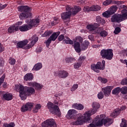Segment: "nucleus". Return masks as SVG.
Masks as SVG:
<instances>
[{
  "mask_svg": "<svg viewBox=\"0 0 127 127\" xmlns=\"http://www.w3.org/2000/svg\"><path fill=\"white\" fill-rule=\"evenodd\" d=\"M121 28L117 27L115 28L114 33H115V34H119V33L121 32Z\"/></svg>",
  "mask_w": 127,
  "mask_h": 127,
  "instance_id": "37998d69",
  "label": "nucleus"
},
{
  "mask_svg": "<svg viewBox=\"0 0 127 127\" xmlns=\"http://www.w3.org/2000/svg\"><path fill=\"white\" fill-rule=\"evenodd\" d=\"M103 30H104V28H103L102 27H100L97 29V30L95 31V32H96V33H97L98 34H100L101 33V32H102L103 31Z\"/></svg>",
  "mask_w": 127,
  "mask_h": 127,
  "instance_id": "de8ad7c7",
  "label": "nucleus"
},
{
  "mask_svg": "<svg viewBox=\"0 0 127 127\" xmlns=\"http://www.w3.org/2000/svg\"><path fill=\"white\" fill-rule=\"evenodd\" d=\"M102 15L104 17H106L107 18L110 17V15H112V14L110 12V11L108 10L107 11H106L104 13H103Z\"/></svg>",
  "mask_w": 127,
  "mask_h": 127,
  "instance_id": "c9c22d12",
  "label": "nucleus"
},
{
  "mask_svg": "<svg viewBox=\"0 0 127 127\" xmlns=\"http://www.w3.org/2000/svg\"><path fill=\"white\" fill-rule=\"evenodd\" d=\"M47 108L49 110V111L54 114V115H56L57 116H61V111L59 109V107L57 105H55L51 102H49L47 104Z\"/></svg>",
  "mask_w": 127,
  "mask_h": 127,
  "instance_id": "0eeeda50",
  "label": "nucleus"
},
{
  "mask_svg": "<svg viewBox=\"0 0 127 127\" xmlns=\"http://www.w3.org/2000/svg\"><path fill=\"white\" fill-rule=\"evenodd\" d=\"M97 97L99 100H102L104 98V94H103V92H100L98 94Z\"/></svg>",
  "mask_w": 127,
  "mask_h": 127,
  "instance_id": "864d4df0",
  "label": "nucleus"
},
{
  "mask_svg": "<svg viewBox=\"0 0 127 127\" xmlns=\"http://www.w3.org/2000/svg\"><path fill=\"white\" fill-rule=\"evenodd\" d=\"M120 109L117 108L115 109V112L111 114V116L112 118H117V117L120 115Z\"/></svg>",
  "mask_w": 127,
  "mask_h": 127,
  "instance_id": "c85d7f7f",
  "label": "nucleus"
},
{
  "mask_svg": "<svg viewBox=\"0 0 127 127\" xmlns=\"http://www.w3.org/2000/svg\"><path fill=\"white\" fill-rule=\"evenodd\" d=\"M77 113V111L74 109H70L67 112V114L65 117L68 120H76V115H75Z\"/></svg>",
  "mask_w": 127,
  "mask_h": 127,
  "instance_id": "f8f14e48",
  "label": "nucleus"
},
{
  "mask_svg": "<svg viewBox=\"0 0 127 127\" xmlns=\"http://www.w3.org/2000/svg\"><path fill=\"white\" fill-rule=\"evenodd\" d=\"M38 112V110L36 109V108L35 107V108L33 109V113H37Z\"/></svg>",
  "mask_w": 127,
  "mask_h": 127,
  "instance_id": "774afa93",
  "label": "nucleus"
},
{
  "mask_svg": "<svg viewBox=\"0 0 127 127\" xmlns=\"http://www.w3.org/2000/svg\"><path fill=\"white\" fill-rule=\"evenodd\" d=\"M96 21L98 23H101V24H105L106 21L105 20L102 19V18L100 16H97L96 17Z\"/></svg>",
  "mask_w": 127,
  "mask_h": 127,
  "instance_id": "473e14b6",
  "label": "nucleus"
},
{
  "mask_svg": "<svg viewBox=\"0 0 127 127\" xmlns=\"http://www.w3.org/2000/svg\"><path fill=\"white\" fill-rule=\"evenodd\" d=\"M121 84L123 86H125V85H127V77L123 79L121 82Z\"/></svg>",
  "mask_w": 127,
  "mask_h": 127,
  "instance_id": "a18cd8bd",
  "label": "nucleus"
},
{
  "mask_svg": "<svg viewBox=\"0 0 127 127\" xmlns=\"http://www.w3.org/2000/svg\"><path fill=\"white\" fill-rule=\"evenodd\" d=\"M36 82H28V86H24L22 84L16 85L15 89L17 92L19 93V96L21 100H26L28 96L34 95L35 89L32 87H35Z\"/></svg>",
  "mask_w": 127,
  "mask_h": 127,
  "instance_id": "f03ea898",
  "label": "nucleus"
},
{
  "mask_svg": "<svg viewBox=\"0 0 127 127\" xmlns=\"http://www.w3.org/2000/svg\"><path fill=\"white\" fill-rule=\"evenodd\" d=\"M126 109H127V107H126L125 106H122L119 109V112L120 111H124V110H126Z\"/></svg>",
  "mask_w": 127,
  "mask_h": 127,
  "instance_id": "680f3d73",
  "label": "nucleus"
},
{
  "mask_svg": "<svg viewBox=\"0 0 127 127\" xmlns=\"http://www.w3.org/2000/svg\"><path fill=\"white\" fill-rule=\"evenodd\" d=\"M105 117L104 115H100V116H97L96 117L95 120L92 123L89 125L88 127H96L100 126H103L104 124L105 127H109L110 125H112L114 123V121L112 119L106 118L105 119H103Z\"/></svg>",
  "mask_w": 127,
  "mask_h": 127,
  "instance_id": "7ed1b4c3",
  "label": "nucleus"
},
{
  "mask_svg": "<svg viewBox=\"0 0 127 127\" xmlns=\"http://www.w3.org/2000/svg\"><path fill=\"white\" fill-rule=\"evenodd\" d=\"M77 2H78V4H83L86 3V1L85 0H78Z\"/></svg>",
  "mask_w": 127,
  "mask_h": 127,
  "instance_id": "13d9d810",
  "label": "nucleus"
},
{
  "mask_svg": "<svg viewBox=\"0 0 127 127\" xmlns=\"http://www.w3.org/2000/svg\"><path fill=\"white\" fill-rule=\"evenodd\" d=\"M121 92V87H118L112 90V94L113 95H119Z\"/></svg>",
  "mask_w": 127,
  "mask_h": 127,
  "instance_id": "72a5a7b5",
  "label": "nucleus"
},
{
  "mask_svg": "<svg viewBox=\"0 0 127 127\" xmlns=\"http://www.w3.org/2000/svg\"><path fill=\"white\" fill-rule=\"evenodd\" d=\"M28 43V40H24L22 41H20L17 44V48H22L24 46H25L26 44Z\"/></svg>",
  "mask_w": 127,
  "mask_h": 127,
  "instance_id": "4be33fe9",
  "label": "nucleus"
},
{
  "mask_svg": "<svg viewBox=\"0 0 127 127\" xmlns=\"http://www.w3.org/2000/svg\"><path fill=\"white\" fill-rule=\"evenodd\" d=\"M85 59H86V57H80L79 59H78V61L79 62H82V61H83V60H85Z\"/></svg>",
  "mask_w": 127,
  "mask_h": 127,
  "instance_id": "bf43d9fd",
  "label": "nucleus"
},
{
  "mask_svg": "<svg viewBox=\"0 0 127 127\" xmlns=\"http://www.w3.org/2000/svg\"><path fill=\"white\" fill-rule=\"evenodd\" d=\"M39 22H40V20L38 18L33 19L30 21L29 25H30L31 26V28H32L33 26H37L39 24Z\"/></svg>",
  "mask_w": 127,
  "mask_h": 127,
  "instance_id": "412c9836",
  "label": "nucleus"
},
{
  "mask_svg": "<svg viewBox=\"0 0 127 127\" xmlns=\"http://www.w3.org/2000/svg\"><path fill=\"white\" fill-rule=\"evenodd\" d=\"M7 6V4H5L4 5L0 3V10H1V9H4V8H5Z\"/></svg>",
  "mask_w": 127,
  "mask_h": 127,
  "instance_id": "4d7b16f0",
  "label": "nucleus"
},
{
  "mask_svg": "<svg viewBox=\"0 0 127 127\" xmlns=\"http://www.w3.org/2000/svg\"><path fill=\"white\" fill-rule=\"evenodd\" d=\"M54 103L55 104V105H57L58 106L59 105H61V103H59L58 101H56V100H55L54 102Z\"/></svg>",
  "mask_w": 127,
  "mask_h": 127,
  "instance_id": "69168bd1",
  "label": "nucleus"
},
{
  "mask_svg": "<svg viewBox=\"0 0 127 127\" xmlns=\"http://www.w3.org/2000/svg\"><path fill=\"white\" fill-rule=\"evenodd\" d=\"M64 42L66 43V44L72 45L74 42L73 41L71 40L68 36H65V39L64 40Z\"/></svg>",
  "mask_w": 127,
  "mask_h": 127,
  "instance_id": "2f4dec72",
  "label": "nucleus"
},
{
  "mask_svg": "<svg viewBox=\"0 0 127 127\" xmlns=\"http://www.w3.org/2000/svg\"><path fill=\"white\" fill-rule=\"evenodd\" d=\"M59 22V21H54L52 22V25H56Z\"/></svg>",
  "mask_w": 127,
  "mask_h": 127,
  "instance_id": "e2e57ef3",
  "label": "nucleus"
},
{
  "mask_svg": "<svg viewBox=\"0 0 127 127\" xmlns=\"http://www.w3.org/2000/svg\"><path fill=\"white\" fill-rule=\"evenodd\" d=\"M14 31H18V26H15L14 25L11 26L8 28V32L9 33H12Z\"/></svg>",
  "mask_w": 127,
  "mask_h": 127,
  "instance_id": "393cba45",
  "label": "nucleus"
},
{
  "mask_svg": "<svg viewBox=\"0 0 127 127\" xmlns=\"http://www.w3.org/2000/svg\"><path fill=\"white\" fill-rule=\"evenodd\" d=\"M122 122L120 124V127H127V121L122 119Z\"/></svg>",
  "mask_w": 127,
  "mask_h": 127,
  "instance_id": "e433bc0d",
  "label": "nucleus"
},
{
  "mask_svg": "<svg viewBox=\"0 0 127 127\" xmlns=\"http://www.w3.org/2000/svg\"><path fill=\"white\" fill-rule=\"evenodd\" d=\"M100 54L102 58H103V59H107V60H112V59H113V57H114L113 50L111 49L102 50L101 51Z\"/></svg>",
  "mask_w": 127,
  "mask_h": 127,
  "instance_id": "6e6552de",
  "label": "nucleus"
},
{
  "mask_svg": "<svg viewBox=\"0 0 127 127\" xmlns=\"http://www.w3.org/2000/svg\"><path fill=\"white\" fill-rule=\"evenodd\" d=\"M33 103H27L21 108V111L23 113H25V112H27V111H31V109L33 108Z\"/></svg>",
  "mask_w": 127,
  "mask_h": 127,
  "instance_id": "ddd939ff",
  "label": "nucleus"
},
{
  "mask_svg": "<svg viewBox=\"0 0 127 127\" xmlns=\"http://www.w3.org/2000/svg\"><path fill=\"white\" fill-rule=\"evenodd\" d=\"M51 41H52L51 40L50 38H49L48 39L46 42V44L47 47L48 48V47H49V46L50 45V43H51Z\"/></svg>",
  "mask_w": 127,
  "mask_h": 127,
  "instance_id": "5fc2aeb1",
  "label": "nucleus"
},
{
  "mask_svg": "<svg viewBox=\"0 0 127 127\" xmlns=\"http://www.w3.org/2000/svg\"><path fill=\"white\" fill-rule=\"evenodd\" d=\"M3 99L6 101H11L13 99V95L10 93L4 92L3 95Z\"/></svg>",
  "mask_w": 127,
  "mask_h": 127,
  "instance_id": "6ab92c4d",
  "label": "nucleus"
},
{
  "mask_svg": "<svg viewBox=\"0 0 127 127\" xmlns=\"http://www.w3.org/2000/svg\"><path fill=\"white\" fill-rule=\"evenodd\" d=\"M29 40H31L30 43L27 45V49H29L33 47V45L36 44L37 41H38V37L36 35H33Z\"/></svg>",
  "mask_w": 127,
  "mask_h": 127,
  "instance_id": "dca6fc26",
  "label": "nucleus"
},
{
  "mask_svg": "<svg viewBox=\"0 0 127 127\" xmlns=\"http://www.w3.org/2000/svg\"><path fill=\"white\" fill-rule=\"evenodd\" d=\"M86 27L89 31H94V30H96L97 28V27L93 24L88 25Z\"/></svg>",
  "mask_w": 127,
  "mask_h": 127,
  "instance_id": "7c9ffc66",
  "label": "nucleus"
},
{
  "mask_svg": "<svg viewBox=\"0 0 127 127\" xmlns=\"http://www.w3.org/2000/svg\"><path fill=\"white\" fill-rule=\"evenodd\" d=\"M90 44V43H89V42L85 41H84V43H83L81 45V50L84 51V50H86V49H87V48H88V46H89Z\"/></svg>",
  "mask_w": 127,
  "mask_h": 127,
  "instance_id": "cd10ccee",
  "label": "nucleus"
},
{
  "mask_svg": "<svg viewBox=\"0 0 127 127\" xmlns=\"http://www.w3.org/2000/svg\"><path fill=\"white\" fill-rule=\"evenodd\" d=\"M98 80H99V81H101V83H103L104 84H106V83L108 82L107 79L104 78L101 76L98 77Z\"/></svg>",
  "mask_w": 127,
  "mask_h": 127,
  "instance_id": "ea45409f",
  "label": "nucleus"
},
{
  "mask_svg": "<svg viewBox=\"0 0 127 127\" xmlns=\"http://www.w3.org/2000/svg\"><path fill=\"white\" fill-rule=\"evenodd\" d=\"M60 34V32H55L50 37V38L51 39L52 41H55L56 39H57V37L59 36Z\"/></svg>",
  "mask_w": 127,
  "mask_h": 127,
  "instance_id": "a878e982",
  "label": "nucleus"
},
{
  "mask_svg": "<svg viewBox=\"0 0 127 127\" xmlns=\"http://www.w3.org/2000/svg\"><path fill=\"white\" fill-rule=\"evenodd\" d=\"M41 68H42V64L38 63L35 65L34 70H35V71H38V70H40Z\"/></svg>",
  "mask_w": 127,
  "mask_h": 127,
  "instance_id": "f704fd0d",
  "label": "nucleus"
},
{
  "mask_svg": "<svg viewBox=\"0 0 127 127\" xmlns=\"http://www.w3.org/2000/svg\"><path fill=\"white\" fill-rule=\"evenodd\" d=\"M5 78V74H3L2 77L0 78V87L1 86L2 83H3L4 79Z\"/></svg>",
  "mask_w": 127,
  "mask_h": 127,
  "instance_id": "603ef678",
  "label": "nucleus"
},
{
  "mask_svg": "<svg viewBox=\"0 0 127 127\" xmlns=\"http://www.w3.org/2000/svg\"><path fill=\"white\" fill-rule=\"evenodd\" d=\"M72 107L73 109L78 110L79 111H82V110H84V106L80 103H74L72 105Z\"/></svg>",
  "mask_w": 127,
  "mask_h": 127,
  "instance_id": "5701e85b",
  "label": "nucleus"
},
{
  "mask_svg": "<svg viewBox=\"0 0 127 127\" xmlns=\"http://www.w3.org/2000/svg\"><path fill=\"white\" fill-rule=\"evenodd\" d=\"M18 11H20L21 13H20L19 15V17L21 20H23V19H25L26 18H28V17H30L31 16V13L30 12V8L28 7L27 5H22L19 6L18 7Z\"/></svg>",
  "mask_w": 127,
  "mask_h": 127,
  "instance_id": "39448f33",
  "label": "nucleus"
},
{
  "mask_svg": "<svg viewBox=\"0 0 127 127\" xmlns=\"http://www.w3.org/2000/svg\"><path fill=\"white\" fill-rule=\"evenodd\" d=\"M121 93L122 94V97L124 99L127 100V87L123 86L121 88Z\"/></svg>",
  "mask_w": 127,
  "mask_h": 127,
  "instance_id": "aec40b11",
  "label": "nucleus"
},
{
  "mask_svg": "<svg viewBox=\"0 0 127 127\" xmlns=\"http://www.w3.org/2000/svg\"><path fill=\"white\" fill-rule=\"evenodd\" d=\"M99 34L101 37H106L108 36V32L103 30Z\"/></svg>",
  "mask_w": 127,
  "mask_h": 127,
  "instance_id": "58836bf2",
  "label": "nucleus"
},
{
  "mask_svg": "<svg viewBox=\"0 0 127 127\" xmlns=\"http://www.w3.org/2000/svg\"><path fill=\"white\" fill-rule=\"evenodd\" d=\"M114 88V86H108L105 87H103L102 88V91L104 93V96L105 97H109L110 95H111V92H112V90Z\"/></svg>",
  "mask_w": 127,
  "mask_h": 127,
  "instance_id": "2eb2a0df",
  "label": "nucleus"
},
{
  "mask_svg": "<svg viewBox=\"0 0 127 127\" xmlns=\"http://www.w3.org/2000/svg\"><path fill=\"white\" fill-rule=\"evenodd\" d=\"M30 29H31V26L29 25V24H24L20 27H18V30H20V31H21L22 32L28 31V30Z\"/></svg>",
  "mask_w": 127,
  "mask_h": 127,
  "instance_id": "a211bd4d",
  "label": "nucleus"
},
{
  "mask_svg": "<svg viewBox=\"0 0 127 127\" xmlns=\"http://www.w3.org/2000/svg\"><path fill=\"white\" fill-rule=\"evenodd\" d=\"M108 10H109L111 15L114 14V13L118 10V7L116 5H113L111 6Z\"/></svg>",
  "mask_w": 127,
  "mask_h": 127,
  "instance_id": "c756f323",
  "label": "nucleus"
},
{
  "mask_svg": "<svg viewBox=\"0 0 127 127\" xmlns=\"http://www.w3.org/2000/svg\"><path fill=\"white\" fill-rule=\"evenodd\" d=\"M9 63L10 65H14V64H15V59L10 58L9 60Z\"/></svg>",
  "mask_w": 127,
  "mask_h": 127,
  "instance_id": "8fccbe9b",
  "label": "nucleus"
},
{
  "mask_svg": "<svg viewBox=\"0 0 127 127\" xmlns=\"http://www.w3.org/2000/svg\"><path fill=\"white\" fill-rule=\"evenodd\" d=\"M66 12H64L61 14V18L65 20L69 19L71 17V14L76 15L77 12L81 11V7L78 6H75L74 8L70 5H67L65 8Z\"/></svg>",
  "mask_w": 127,
  "mask_h": 127,
  "instance_id": "20e7f679",
  "label": "nucleus"
},
{
  "mask_svg": "<svg viewBox=\"0 0 127 127\" xmlns=\"http://www.w3.org/2000/svg\"><path fill=\"white\" fill-rule=\"evenodd\" d=\"M111 20L112 22H121L123 21L122 16L120 14H114L112 16Z\"/></svg>",
  "mask_w": 127,
  "mask_h": 127,
  "instance_id": "f3484780",
  "label": "nucleus"
},
{
  "mask_svg": "<svg viewBox=\"0 0 127 127\" xmlns=\"http://www.w3.org/2000/svg\"><path fill=\"white\" fill-rule=\"evenodd\" d=\"M52 34V31H49L45 32L44 34H43V36L44 37H47L49 36L50 35H51Z\"/></svg>",
  "mask_w": 127,
  "mask_h": 127,
  "instance_id": "49530a36",
  "label": "nucleus"
},
{
  "mask_svg": "<svg viewBox=\"0 0 127 127\" xmlns=\"http://www.w3.org/2000/svg\"><path fill=\"white\" fill-rule=\"evenodd\" d=\"M106 68V62L104 60L102 61V63L98 62L97 64H93L91 65V69L96 72V73H100V70H105Z\"/></svg>",
  "mask_w": 127,
  "mask_h": 127,
  "instance_id": "423d86ee",
  "label": "nucleus"
},
{
  "mask_svg": "<svg viewBox=\"0 0 127 127\" xmlns=\"http://www.w3.org/2000/svg\"><path fill=\"white\" fill-rule=\"evenodd\" d=\"M93 109L88 111H86L83 115L81 114L76 116V120L72 122L73 126H83L87 122H89L91 120V116L95 115L97 113V110L100 109L101 105L100 103L97 101H94L92 105Z\"/></svg>",
  "mask_w": 127,
  "mask_h": 127,
  "instance_id": "f257e3e1",
  "label": "nucleus"
},
{
  "mask_svg": "<svg viewBox=\"0 0 127 127\" xmlns=\"http://www.w3.org/2000/svg\"><path fill=\"white\" fill-rule=\"evenodd\" d=\"M35 108L37 109V110H40V108H41V105L40 104H37L36 105Z\"/></svg>",
  "mask_w": 127,
  "mask_h": 127,
  "instance_id": "052dcab7",
  "label": "nucleus"
},
{
  "mask_svg": "<svg viewBox=\"0 0 127 127\" xmlns=\"http://www.w3.org/2000/svg\"><path fill=\"white\" fill-rule=\"evenodd\" d=\"M3 127H15V124L13 123H10L8 124H3Z\"/></svg>",
  "mask_w": 127,
  "mask_h": 127,
  "instance_id": "a19ab883",
  "label": "nucleus"
},
{
  "mask_svg": "<svg viewBox=\"0 0 127 127\" xmlns=\"http://www.w3.org/2000/svg\"><path fill=\"white\" fill-rule=\"evenodd\" d=\"M101 9V6L99 5H93L91 7L85 6L83 8L84 11H98Z\"/></svg>",
  "mask_w": 127,
  "mask_h": 127,
  "instance_id": "4468645a",
  "label": "nucleus"
},
{
  "mask_svg": "<svg viewBox=\"0 0 127 127\" xmlns=\"http://www.w3.org/2000/svg\"><path fill=\"white\" fill-rule=\"evenodd\" d=\"M73 60H75V59H73L72 58H67L65 59V62L66 63H72Z\"/></svg>",
  "mask_w": 127,
  "mask_h": 127,
  "instance_id": "79ce46f5",
  "label": "nucleus"
},
{
  "mask_svg": "<svg viewBox=\"0 0 127 127\" xmlns=\"http://www.w3.org/2000/svg\"><path fill=\"white\" fill-rule=\"evenodd\" d=\"M100 46H102L101 45H94L93 46V48H99Z\"/></svg>",
  "mask_w": 127,
  "mask_h": 127,
  "instance_id": "338daca9",
  "label": "nucleus"
},
{
  "mask_svg": "<svg viewBox=\"0 0 127 127\" xmlns=\"http://www.w3.org/2000/svg\"><path fill=\"white\" fill-rule=\"evenodd\" d=\"M54 75L56 77H60V78H62V79H65L69 76V73L65 70H58L55 71Z\"/></svg>",
  "mask_w": 127,
  "mask_h": 127,
  "instance_id": "9b49d317",
  "label": "nucleus"
},
{
  "mask_svg": "<svg viewBox=\"0 0 127 127\" xmlns=\"http://www.w3.org/2000/svg\"><path fill=\"white\" fill-rule=\"evenodd\" d=\"M78 89V84H74L72 87L70 89L71 92H74V91H76Z\"/></svg>",
  "mask_w": 127,
  "mask_h": 127,
  "instance_id": "c03bdc74",
  "label": "nucleus"
},
{
  "mask_svg": "<svg viewBox=\"0 0 127 127\" xmlns=\"http://www.w3.org/2000/svg\"><path fill=\"white\" fill-rule=\"evenodd\" d=\"M3 51V47H2V46L1 45V44L0 43V53Z\"/></svg>",
  "mask_w": 127,
  "mask_h": 127,
  "instance_id": "0e129e2a",
  "label": "nucleus"
},
{
  "mask_svg": "<svg viewBox=\"0 0 127 127\" xmlns=\"http://www.w3.org/2000/svg\"><path fill=\"white\" fill-rule=\"evenodd\" d=\"M81 65H82V63H77L74 64V68L75 69H78V68H80L81 67Z\"/></svg>",
  "mask_w": 127,
  "mask_h": 127,
  "instance_id": "09e8293b",
  "label": "nucleus"
},
{
  "mask_svg": "<svg viewBox=\"0 0 127 127\" xmlns=\"http://www.w3.org/2000/svg\"><path fill=\"white\" fill-rule=\"evenodd\" d=\"M112 3V0H106L103 3V5H109V4Z\"/></svg>",
  "mask_w": 127,
  "mask_h": 127,
  "instance_id": "3c124183",
  "label": "nucleus"
},
{
  "mask_svg": "<svg viewBox=\"0 0 127 127\" xmlns=\"http://www.w3.org/2000/svg\"><path fill=\"white\" fill-rule=\"evenodd\" d=\"M43 127H57L55 120L53 119H48L42 124Z\"/></svg>",
  "mask_w": 127,
  "mask_h": 127,
  "instance_id": "9d476101",
  "label": "nucleus"
},
{
  "mask_svg": "<svg viewBox=\"0 0 127 127\" xmlns=\"http://www.w3.org/2000/svg\"><path fill=\"white\" fill-rule=\"evenodd\" d=\"M58 39L59 41H62V40L65 39V36L63 35H61L58 37Z\"/></svg>",
  "mask_w": 127,
  "mask_h": 127,
  "instance_id": "6e6d98bb",
  "label": "nucleus"
},
{
  "mask_svg": "<svg viewBox=\"0 0 127 127\" xmlns=\"http://www.w3.org/2000/svg\"><path fill=\"white\" fill-rule=\"evenodd\" d=\"M34 87L36 90H41V89L43 88V85L36 82Z\"/></svg>",
  "mask_w": 127,
  "mask_h": 127,
  "instance_id": "4c0bfd02",
  "label": "nucleus"
},
{
  "mask_svg": "<svg viewBox=\"0 0 127 127\" xmlns=\"http://www.w3.org/2000/svg\"><path fill=\"white\" fill-rule=\"evenodd\" d=\"M76 41L74 42V48L77 53L79 52H81V48H80V42H83V38L81 37V36H78L75 38Z\"/></svg>",
  "mask_w": 127,
  "mask_h": 127,
  "instance_id": "1a4fd4ad",
  "label": "nucleus"
},
{
  "mask_svg": "<svg viewBox=\"0 0 127 127\" xmlns=\"http://www.w3.org/2000/svg\"><path fill=\"white\" fill-rule=\"evenodd\" d=\"M121 16V18L123 20H125L127 19V10L126 9H123L122 10V14H120Z\"/></svg>",
  "mask_w": 127,
  "mask_h": 127,
  "instance_id": "bb28decb",
  "label": "nucleus"
},
{
  "mask_svg": "<svg viewBox=\"0 0 127 127\" xmlns=\"http://www.w3.org/2000/svg\"><path fill=\"white\" fill-rule=\"evenodd\" d=\"M33 78V74L31 73H28L24 75V81H32Z\"/></svg>",
  "mask_w": 127,
  "mask_h": 127,
  "instance_id": "b1692460",
  "label": "nucleus"
}]
</instances>
